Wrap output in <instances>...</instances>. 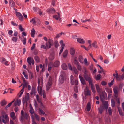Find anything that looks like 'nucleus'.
Segmentation results:
<instances>
[{
	"mask_svg": "<svg viewBox=\"0 0 124 124\" xmlns=\"http://www.w3.org/2000/svg\"><path fill=\"white\" fill-rule=\"evenodd\" d=\"M100 99L101 101L104 105V107L107 109L108 107V102L107 101H105V99L107 98V95L106 93L104 91H102L100 94Z\"/></svg>",
	"mask_w": 124,
	"mask_h": 124,
	"instance_id": "f257e3e1",
	"label": "nucleus"
},
{
	"mask_svg": "<svg viewBox=\"0 0 124 124\" xmlns=\"http://www.w3.org/2000/svg\"><path fill=\"white\" fill-rule=\"evenodd\" d=\"M84 77L85 80L88 82L89 84L92 83L93 80L90 75L85 67H84L83 68Z\"/></svg>",
	"mask_w": 124,
	"mask_h": 124,
	"instance_id": "f03ea898",
	"label": "nucleus"
},
{
	"mask_svg": "<svg viewBox=\"0 0 124 124\" xmlns=\"http://www.w3.org/2000/svg\"><path fill=\"white\" fill-rule=\"evenodd\" d=\"M30 117L29 114L26 112H24L23 110L21 111V114L20 117L21 121L23 122L25 120H27Z\"/></svg>",
	"mask_w": 124,
	"mask_h": 124,
	"instance_id": "7ed1b4c3",
	"label": "nucleus"
},
{
	"mask_svg": "<svg viewBox=\"0 0 124 124\" xmlns=\"http://www.w3.org/2000/svg\"><path fill=\"white\" fill-rule=\"evenodd\" d=\"M0 121H2V122L5 124H6L9 121V118L7 115L6 114L5 116L4 115L0 117Z\"/></svg>",
	"mask_w": 124,
	"mask_h": 124,
	"instance_id": "20e7f679",
	"label": "nucleus"
},
{
	"mask_svg": "<svg viewBox=\"0 0 124 124\" xmlns=\"http://www.w3.org/2000/svg\"><path fill=\"white\" fill-rule=\"evenodd\" d=\"M29 112L31 114L30 116L32 120H34V113H35L34 109L32 106L31 104L29 105Z\"/></svg>",
	"mask_w": 124,
	"mask_h": 124,
	"instance_id": "39448f33",
	"label": "nucleus"
},
{
	"mask_svg": "<svg viewBox=\"0 0 124 124\" xmlns=\"http://www.w3.org/2000/svg\"><path fill=\"white\" fill-rule=\"evenodd\" d=\"M47 49L50 48L51 47V46L54 45V42L53 40L50 39H49L48 41L47 42L46 44Z\"/></svg>",
	"mask_w": 124,
	"mask_h": 124,
	"instance_id": "423d86ee",
	"label": "nucleus"
},
{
	"mask_svg": "<svg viewBox=\"0 0 124 124\" xmlns=\"http://www.w3.org/2000/svg\"><path fill=\"white\" fill-rule=\"evenodd\" d=\"M27 61L28 63L30 65H31V64L34 65V61L32 58H31L30 57H28L27 60Z\"/></svg>",
	"mask_w": 124,
	"mask_h": 124,
	"instance_id": "0eeeda50",
	"label": "nucleus"
},
{
	"mask_svg": "<svg viewBox=\"0 0 124 124\" xmlns=\"http://www.w3.org/2000/svg\"><path fill=\"white\" fill-rule=\"evenodd\" d=\"M30 97V94L28 93H27L26 95H25L24 97H23V103H25L27 102L28 100Z\"/></svg>",
	"mask_w": 124,
	"mask_h": 124,
	"instance_id": "6e6552de",
	"label": "nucleus"
},
{
	"mask_svg": "<svg viewBox=\"0 0 124 124\" xmlns=\"http://www.w3.org/2000/svg\"><path fill=\"white\" fill-rule=\"evenodd\" d=\"M46 11L49 14H54L55 13L56 11L53 8H49L46 10Z\"/></svg>",
	"mask_w": 124,
	"mask_h": 124,
	"instance_id": "1a4fd4ad",
	"label": "nucleus"
},
{
	"mask_svg": "<svg viewBox=\"0 0 124 124\" xmlns=\"http://www.w3.org/2000/svg\"><path fill=\"white\" fill-rule=\"evenodd\" d=\"M84 94L86 96H90L91 95V91L89 89H85Z\"/></svg>",
	"mask_w": 124,
	"mask_h": 124,
	"instance_id": "9d476101",
	"label": "nucleus"
},
{
	"mask_svg": "<svg viewBox=\"0 0 124 124\" xmlns=\"http://www.w3.org/2000/svg\"><path fill=\"white\" fill-rule=\"evenodd\" d=\"M116 80L118 81H120L121 80L123 79L124 78V76L123 75H118V74H116Z\"/></svg>",
	"mask_w": 124,
	"mask_h": 124,
	"instance_id": "9b49d317",
	"label": "nucleus"
},
{
	"mask_svg": "<svg viewBox=\"0 0 124 124\" xmlns=\"http://www.w3.org/2000/svg\"><path fill=\"white\" fill-rule=\"evenodd\" d=\"M23 83L22 86V88L21 90L24 91V89L25 87L27 88V83L26 82V81L23 77Z\"/></svg>",
	"mask_w": 124,
	"mask_h": 124,
	"instance_id": "f8f14e48",
	"label": "nucleus"
},
{
	"mask_svg": "<svg viewBox=\"0 0 124 124\" xmlns=\"http://www.w3.org/2000/svg\"><path fill=\"white\" fill-rule=\"evenodd\" d=\"M54 67L53 63L52 62H50L49 63L48 65V70L49 72H50L51 69L53 67Z\"/></svg>",
	"mask_w": 124,
	"mask_h": 124,
	"instance_id": "ddd939ff",
	"label": "nucleus"
},
{
	"mask_svg": "<svg viewBox=\"0 0 124 124\" xmlns=\"http://www.w3.org/2000/svg\"><path fill=\"white\" fill-rule=\"evenodd\" d=\"M79 77L81 83L83 85H84L85 84V79L81 75H79Z\"/></svg>",
	"mask_w": 124,
	"mask_h": 124,
	"instance_id": "4468645a",
	"label": "nucleus"
},
{
	"mask_svg": "<svg viewBox=\"0 0 124 124\" xmlns=\"http://www.w3.org/2000/svg\"><path fill=\"white\" fill-rule=\"evenodd\" d=\"M64 77L62 75H61L59 77V81L60 83H62L64 80Z\"/></svg>",
	"mask_w": 124,
	"mask_h": 124,
	"instance_id": "2eb2a0df",
	"label": "nucleus"
},
{
	"mask_svg": "<svg viewBox=\"0 0 124 124\" xmlns=\"http://www.w3.org/2000/svg\"><path fill=\"white\" fill-rule=\"evenodd\" d=\"M10 116L12 119L14 120L16 119V117L15 116V113L14 112H11L10 113Z\"/></svg>",
	"mask_w": 124,
	"mask_h": 124,
	"instance_id": "dca6fc26",
	"label": "nucleus"
},
{
	"mask_svg": "<svg viewBox=\"0 0 124 124\" xmlns=\"http://www.w3.org/2000/svg\"><path fill=\"white\" fill-rule=\"evenodd\" d=\"M89 85H90V87L92 92L93 93H95V91L94 84L92 83L89 84Z\"/></svg>",
	"mask_w": 124,
	"mask_h": 124,
	"instance_id": "f3484780",
	"label": "nucleus"
},
{
	"mask_svg": "<svg viewBox=\"0 0 124 124\" xmlns=\"http://www.w3.org/2000/svg\"><path fill=\"white\" fill-rule=\"evenodd\" d=\"M53 64L54 67H58L59 65L60 62L58 60H56Z\"/></svg>",
	"mask_w": 124,
	"mask_h": 124,
	"instance_id": "a211bd4d",
	"label": "nucleus"
},
{
	"mask_svg": "<svg viewBox=\"0 0 124 124\" xmlns=\"http://www.w3.org/2000/svg\"><path fill=\"white\" fill-rule=\"evenodd\" d=\"M52 84V82L50 81L48 82L47 83L46 87V90H48L50 89Z\"/></svg>",
	"mask_w": 124,
	"mask_h": 124,
	"instance_id": "6ab92c4d",
	"label": "nucleus"
},
{
	"mask_svg": "<svg viewBox=\"0 0 124 124\" xmlns=\"http://www.w3.org/2000/svg\"><path fill=\"white\" fill-rule=\"evenodd\" d=\"M70 81L71 85H74L75 80L73 76L72 75H71L70 76Z\"/></svg>",
	"mask_w": 124,
	"mask_h": 124,
	"instance_id": "aec40b11",
	"label": "nucleus"
},
{
	"mask_svg": "<svg viewBox=\"0 0 124 124\" xmlns=\"http://www.w3.org/2000/svg\"><path fill=\"white\" fill-rule=\"evenodd\" d=\"M9 3L11 7H15V4L13 0H9Z\"/></svg>",
	"mask_w": 124,
	"mask_h": 124,
	"instance_id": "412c9836",
	"label": "nucleus"
},
{
	"mask_svg": "<svg viewBox=\"0 0 124 124\" xmlns=\"http://www.w3.org/2000/svg\"><path fill=\"white\" fill-rule=\"evenodd\" d=\"M77 40L79 43L81 44H83L85 43V41L83 39L81 38H78Z\"/></svg>",
	"mask_w": 124,
	"mask_h": 124,
	"instance_id": "4be33fe9",
	"label": "nucleus"
},
{
	"mask_svg": "<svg viewBox=\"0 0 124 124\" xmlns=\"http://www.w3.org/2000/svg\"><path fill=\"white\" fill-rule=\"evenodd\" d=\"M34 59L35 61L37 63H38L40 61V58L37 56H36L34 57Z\"/></svg>",
	"mask_w": 124,
	"mask_h": 124,
	"instance_id": "5701e85b",
	"label": "nucleus"
},
{
	"mask_svg": "<svg viewBox=\"0 0 124 124\" xmlns=\"http://www.w3.org/2000/svg\"><path fill=\"white\" fill-rule=\"evenodd\" d=\"M34 118H35L37 121H39L40 120V117L36 113H34Z\"/></svg>",
	"mask_w": 124,
	"mask_h": 124,
	"instance_id": "b1692460",
	"label": "nucleus"
},
{
	"mask_svg": "<svg viewBox=\"0 0 124 124\" xmlns=\"http://www.w3.org/2000/svg\"><path fill=\"white\" fill-rule=\"evenodd\" d=\"M73 70L74 72V73L77 76H78V71L77 69L75 67H73Z\"/></svg>",
	"mask_w": 124,
	"mask_h": 124,
	"instance_id": "393cba45",
	"label": "nucleus"
},
{
	"mask_svg": "<svg viewBox=\"0 0 124 124\" xmlns=\"http://www.w3.org/2000/svg\"><path fill=\"white\" fill-rule=\"evenodd\" d=\"M114 92L115 93L114 96L116 98H117L118 96V93L116 89H113Z\"/></svg>",
	"mask_w": 124,
	"mask_h": 124,
	"instance_id": "a878e982",
	"label": "nucleus"
},
{
	"mask_svg": "<svg viewBox=\"0 0 124 124\" xmlns=\"http://www.w3.org/2000/svg\"><path fill=\"white\" fill-rule=\"evenodd\" d=\"M62 68L64 70H66L67 69V67L66 64L65 63H63L62 65Z\"/></svg>",
	"mask_w": 124,
	"mask_h": 124,
	"instance_id": "bb28decb",
	"label": "nucleus"
},
{
	"mask_svg": "<svg viewBox=\"0 0 124 124\" xmlns=\"http://www.w3.org/2000/svg\"><path fill=\"white\" fill-rule=\"evenodd\" d=\"M75 50L73 48H71L70 50V53L72 55H74L75 53Z\"/></svg>",
	"mask_w": 124,
	"mask_h": 124,
	"instance_id": "cd10ccee",
	"label": "nucleus"
},
{
	"mask_svg": "<svg viewBox=\"0 0 124 124\" xmlns=\"http://www.w3.org/2000/svg\"><path fill=\"white\" fill-rule=\"evenodd\" d=\"M68 51L67 50H66L63 53V56L64 58H65L67 55Z\"/></svg>",
	"mask_w": 124,
	"mask_h": 124,
	"instance_id": "c85d7f7f",
	"label": "nucleus"
},
{
	"mask_svg": "<svg viewBox=\"0 0 124 124\" xmlns=\"http://www.w3.org/2000/svg\"><path fill=\"white\" fill-rule=\"evenodd\" d=\"M55 58L54 55L53 54H51L49 57V59L50 61H52Z\"/></svg>",
	"mask_w": 124,
	"mask_h": 124,
	"instance_id": "c756f323",
	"label": "nucleus"
},
{
	"mask_svg": "<svg viewBox=\"0 0 124 124\" xmlns=\"http://www.w3.org/2000/svg\"><path fill=\"white\" fill-rule=\"evenodd\" d=\"M95 86L96 87L97 92L98 93H101V89L100 88L99 85L97 84H95Z\"/></svg>",
	"mask_w": 124,
	"mask_h": 124,
	"instance_id": "7c9ffc66",
	"label": "nucleus"
},
{
	"mask_svg": "<svg viewBox=\"0 0 124 124\" xmlns=\"http://www.w3.org/2000/svg\"><path fill=\"white\" fill-rule=\"evenodd\" d=\"M35 31L34 28H33L31 30V35L32 37H34V34H35Z\"/></svg>",
	"mask_w": 124,
	"mask_h": 124,
	"instance_id": "2f4dec72",
	"label": "nucleus"
},
{
	"mask_svg": "<svg viewBox=\"0 0 124 124\" xmlns=\"http://www.w3.org/2000/svg\"><path fill=\"white\" fill-rule=\"evenodd\" d=\"M73 63L74 64H76V65L79 63L78 60L77 59V57H75L74 58Z\"/></svg>",
	"mask_w": 124,
	"mask_h": 124,
	"instance_id": "473e14b6",
	"label": "nucleus"
},
{
	"mask_svg": "<svg viewBox=\"0 0 124 124\" xmlns=\"http://www.w3.org/2000/svg\"><path fill=\"white\" fill-rule=\"evenodd\" d=\"M91 106L90 103L88 102L86 106V109L88 111H89L90 110Z\"/></svg>",
	"mask_w": 124,
	"mask_h": 124,
	"instance_id": "72a5a7b5",
	"label": "nucleus"
},
{
	"mask_svg": "<svg viewBox=\"0 0 124 124\" xmlns=\"http://www.w3.org/2000/svg\"><path fill=\"white\" fill-rule=\"evenodd\" d=\"M36 98L38 102L40 103H41V99L39 98V96L37 94L36 95Z\"/></svg>",
	"mask_w": 124,
	"mask_h": 124,
	"instance_id": "f704fd0d",
	"label": "nucleus"
},
{
	"mask_svg": "<svg viewBox=\"0 0 124 124\" xmlns=\"http://www.w3.org/2000/svg\"><path fill=\"white\" fill-rule=\"evenodd\" d=\"M112 110L111 108L110 107H109L108 109V112L109 115L110 116L112 115Z\"/></svg>",
	"mask_w": 124,
	"mask_h": 124,
	"instance_id": "c9c22d12",
	"label": "nucleus"
},
{
	"mask_svg": "<svg viewBox=\"0 0 124 124\" xmlns=\"http://www.w3.org/2000/svg\"><path fill=\"white\" fill-rule=\"evenodd\" d=\"M83 63L86 66H88L89 65V63H88L87 60L86 58H84Z\"/></svg>",
	"mask_w": 124,
	"mask_h": 124,
	"instance_id": "e433bc0d",
	"label": "nucleus"
},
{
	"mask_svg": "<svg viewBox=\"0 0 124 124\" xmlns=\"http://www.w3.org/2000/svg\"><path fill=\"white\" fill-rule=\"evenodd\" d=\"M79 60L80 62L82 64L83 63V58L82 56H79Z\"/></svg>",
	"mask_w": 124,
	"mask_h": 124,
	"instance_id": "4c0bfd02",
	"label": "nucleus"
},
{
	"mask_svg": "<svg viewBox=\"0 0 124 124\" xmlns=\"http://www.w3.org/2000/svg\"><path fill=\"white\" fill-rule=\"evenodd\" d=\"M92 46L93 47L95 48H97L98 47V46L97 45V42L96 41L92 43Z\"/></svg>",
	"mask_w": 124,
	"mask_h": 124,
	"instance_id": "58836bf2",
	"label": "nucleus"
},
{
	"mask_svg": "<svg viewBox=\"0 0 124 124\" xmlns=\"http://www.w3.org/2000/svg\"><path fill=\"white\" fill-rule=\"evenodd\" d=\"M40 94L41 96H42L45 93V91H44L42 90V88L41 87H40Z\"/></svg>",
	"mask_w": 124,
	"mask_h": 124,
	"instance_id": "ea45409f",
	"label": "nucleus"
},
{
	"mask_svg": "<svg viewBox=\"0 0 124 124\" xmlns=\"http://www.w3.org/2000/svg\"><path fill=\"white\" fill-rule=\"evenodd\" d=\"M15 101V99H14L13 101H12L10 103H9L5 107V108L6 109L7 108H8V107H10L14 101Z\"/></svg>",
	"mask_w": 124,
	"mask_h": 124,
	"instance_id": "a19ab883",
	"label": "nucleus"
},
{
	"mask_svg": "<svg viewBox=\"0 0 124 124\" xmlns=\"http://www.w3.org/2000/svg\"><path fill=\"white\" fill-rule=\"evenodd\" d=\"M54 45L55 48H57L59 46V43L56 40L54 42Z\"/></svg>",
	"mask_w": 124,
	"mask_h": 124,
	"instance_id": "79ce46f5",
	"label": "nucleus"
},
{
	"mask_svg": "<svg viewBox=\"0 0 124 124\" xmlns=\"http://www.w3.org/2000/svg\"><path fill=\"white\" fill-rule=\"evenodd\" d=\"M76 66L78 70L81 71V66L80 65V64L79 63L78 64L76 65Z\"/></svg>",
	"mask_w": 124,
	"mask_h": 124,
	"instance_id": "37998d69",
	"label": "nucleus"
},
{
	"mask_svg": "<svg viewBox=\"0 0 124 124\" xmlns=\"http://www.w3.org/2000/svg\"><path fill=\"white\" fill-rule=\"evenodd\" d=\"M1 103V106H3L6 104L7 102L4 100H3L2 101Z\"/></svg>",
	"mask_w": 124,
	"mask_h": 124,
	"instance_id": "c03bdc74",
	"label": "nucleus"
},
{
	"mask_svg": "<svg viewBox=\"0 0 124 124\" xmlns=\"http://www.w3.org/2000/svg\"><path fill=\"white\" fill-rule=\"evenodd\" d=\"M101 75L100 74H98L97 75V76L95 78V79L96 80H99L101 78Z\"/></svg>",
	"mask_w": 124,
	"mask_h": 124,
	"instance_id": "a18cd8bd",
	"label": "nucleus"
},
{
	"mask_svg": "<svg viewBox=\"0 0 124 124\" xmlns=\"http://www.w3.org/2000/svg\"><path fill=\"white\" fill-rule=\"evenodd\" d=\"M6 61V59L2 57L0 59V61L2 63H4Z\"/></svg>",
	"mask_w": 124,
	"mask_h": 124,
	"instance_id": "49530a36",
	"label": "nucleus"
},
{
	"mask_svg": "<svg viewBox=\"0 0 124 124\" xmlns=\"http://www.w3.org/2000/svg\"><path fill=\"white\" fill-rule=\"evenodd\" d=\"M111 101L112 106V107H114L115 106V102L113 99H111Z\"/></svg>",
	"mask_w": 124,
	"mask_h": 124,
	"instance_id": "de8ad7c7",
	"label": "nucleus"
},
{
	"mask_svg": "<svg viewBox=\"0 0 124 124\" xmlns=\"http://www.w3.org/2000/svg\"><path fill=\"white\" fill-rule=\"evenodd\" d=\"M36 17H35L30 20L31 22H32L33 24H34L36 23Z\"/></svg>",
	"mask_w": 124,
	"mask_h": 124,
	"instance_id": "09e8293b",
	"label": "nucleus"
},
{
	"mask_svg": "<svg viewBox=\"0 0 124 124\" xmlns=\"http://www.w3.org/2000/svg\"><path fill=\"white\" fill-rule=\"evenodd\" d=\"M17 104V105L18 106H19L20 105L21 103V100H18L17 99L16 101Z\"/></svg>",
	"mask_w": 124,
	"mask_h": 124,
	"instance_id": "8fccbe9b",
	"label": "nucleus"
},
{
	"mask_svg": "<svg viewBox=\"0 0 124 124\" xmlns=\"http://www.w3.org/2000/svg\"><path fill=\"white\" fill-rule=\"evenodd\" d=\"M68 66L69 69L70 70H73V69H72L71 64L70 63H68Z\"/></svg>",
	"mask_w": 124,
	"mask_h": 124,
	"instance_id": "3c124183",
	"label": "nucleus"
},
{
	"mask_svg": "<svg viewBox=\"0 0 124 124\" xmlns=\"http://www.w3.org/2000/svg\"><path fill=\"white\" fill-rule=\"evenodd\" d=\"M114 82V80H112L109 83H108V85L109 87H111V86L113 84Z\"/></svg>",
	"mask_w": 124,
	"mask_h": 124,
	"instance_id": "603ef678",
	"label": "nucleus"
},
{
	"mask_svg": "<svg viewBox=\"0 0 124 124\" xmlns=\"http://www.w3.org/2000/svg\"><path fill=\"white\" fill-rule=\"evenodd\" d=\"M53 18H55L56 20H57L59 18V16L56 15H54L53 16Z\"/></svg>",
	"mask_w": 124,
	"mask_h": 124,
	"instance_id": "864d4df0",
	"label": "nucleus"
},
{
	"mask_svg": "<svg viewBox=\"0 0 124 124\" xmlns=\"http://www.w3.org/2000/svg\"><path fill=\"white\" fill-rule=\"evenodd\" d=\"M39 111L41 114L44 115L45 114V113L41 108L39 109Z\"/></svg>",
	"mask_w": 124,
	"mask_h": 124,
	"instance_id": "5fc2aeb1",
	"label": "nucleus"
},
{
	"mask_svg": "<svg viewBox=\"0 0 124 124\" xmlns=\"http://www.w3.org/2000/svg\"><path fill=\"white\" fill-rule=\"evenodd\" d=\"M19 28L21 31H23L24 30V29L22 27V25H21L19 26Z\"/></svg>",
	"mask_w": 124,
	"mask_h": 124,
	"instance_id": "6e6d98bb",
	"label": "nucleus"
},
{
	"mask_svg": "<svg viewBox=\"0 0 124 124\" xmlns=\"http://www.w3.org/2000/svg\"><path fill=\"white\" fill-rule=\"evenodd\" d=\"M17 38L16 37H13L12 39L13 41L16 42L17 41Z\"/></svg>",
	"mask_w": 124,
	"mask_h": 124,
	"instance_id": "4d7b16f0",
	"label": "nucleus"
},
{
	"mask_svg": "<svg viewBox=\"0 0 124 124\" xmlns=\"http://www.w3.org/2000/svg\"><path fill=\"white\" fill-rule=\"evenodd\" d=\"M33 10L35 12H37V11L40 10V9L39 8L36 7H33Z\"/></svg>",
	"mask_w": 124,
	"mask_h": 124,
	"instance_id": "13d9d810",
	"label": "nucleus"
},
{
	"mask_svg": "<svg viewBox=\"0 0 124 124\" xmlns=\"http://www.w3.org/2000/svg\"><path fill=\"white\" fill-rule=\"evenodd\" d=\"M60 43L61 45V46H63V47H64L65 45L63 44V42L62 40H61L60 42Z\"/></svg>",
	"mask_w": 124,
	"mask_h": 124,
	"instance_id": "bf43d9fd",
	"label": "nucleus"
},
{
	"mask_svg": "<svg viewBox=\"0 0 124 124\" xmlns=\"http://www.w3.org/2000/svg\"><path fill=\"white\" fill-rule=\"evenodd\" d=\"M18 17L19 18V20L21 21H22L23 20V17L22 15Z\"/></svg>",
	"mask_w": 124,
	"mask_h": 124,
	"instance_id": "052dcab7",
	"label": "nucleus"
},
{
	"mask_svg": "<svg viewBox=\"0 0 124 124\" xmlns=\"http://www.w3.org/2000/svg\"><path fill=\"white\" fill-rule=\"evenodd\" d=\"M89 55H90V56L93 59V60H94V62H95L96 63L97 62V61L95 59L93 58V56H92V55L91 54V53Z\"/></svg>",
	"mask_w": 124,
	"mask_h": 124,
	"instance_id": "680f3d73",
	"label": "nucleus"
},
{
	"mask_svg": "<svg viewBox=\"0 0 124 124\" xmlns=\"http://www.w3.org/2000/svg\"><path fill=\"white\" fill-rule=\"evenodd\" d=\"M64 47H63V46H62V47L61 46V48L60 50V52L59 53V55H60L61 54L62 52Z\"/></svg>",
	"mask_w": 124,
	"mask_h": 124,
	"instance_id": "e2e57ef3",
	"label": "nucleus"
},
{
	"mask_svg": "<svg viewBox=\"0 0 124 124\" xmlns=\"http://www.w3.org/2000/svg\"><path fill=\"white\" fill-rule=\"evenodd\" d=\"M101 84L102 85L105 86L107 84V83L104 81H102L101 82Z\"/></svg>",
	"mask_w": 124,
	"mask_h": 124,
	"instance_id": "0e129e2a",
	"label": "nucleus"
},
{
	"mask_svg": "<svg viewBox=\"0 0 124 124\" xmlns=\"http://www.w3.org/2000/svg\"><path fill=\"white\" fill-rule=\"evenodd\" d=\"M26 38H24V39H23V40H22L23 44L24 45H25L26 44Z\"/></svg>",
	"mask_w": 124,
	"mask_h": 124,
	"instance_id": "69168bd1",
	"label": "nucleus"
},
{
	"mask_svg": "<svg viewBox=\"0 0 124 124\" xmlns=\"http://www.w3.org/2000/svg\"><path fill=\"white\" fill-rule=\"evenodd\" d=\"M16 16L18 17L22 15L19 12H16Z\"/></svg>",
	"mask_w": 124,
	"mask_h": 124,
	"instance_id": "338daca9",
	"label": "nucleus"
},
{
	"mask_svg": "<svg viewBox=\"0 0 124 124\" xmlns=\"http://www.w3.org/2000/svg\"><path fill=\"white\" fill-rule=\"evenodd\" d=\"M35 43H33L32 46H31V50H33L35 48Z\"/></svg>",
	"mask_w": 124,
	"mask_h": 124,
	"instance_id": "774afa93",
	"label": "nucleus"
}]
</instances>
